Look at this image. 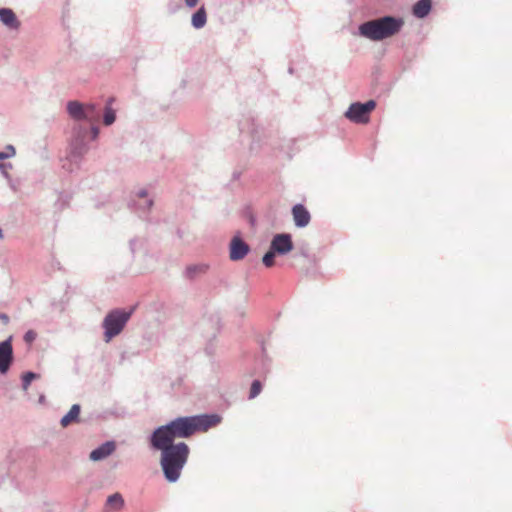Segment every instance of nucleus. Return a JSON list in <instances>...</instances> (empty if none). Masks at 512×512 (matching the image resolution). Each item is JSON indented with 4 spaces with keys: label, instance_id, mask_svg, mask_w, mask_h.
<instances>
[{
    "label": "nucleus",
    "instance_id": "1",
    "mask_svg": "<svg viewBox=\"0 0 512 512\" xmlns=\"http://www.w3.org/2000/svg\"><path fill=\"white\" fill-rule=\"evenodd\" d=\"M218 415H200L191 417H179L167 425L157 428L151 438L156 439L157 445L166 441L173 443L176 438H187L196 431H207L220 423Z\"/></svg>",
    "mask_w": 512,
    "mask_h": 512
},
{
    "label": "nucleus",
    "instance_id": "2",
    "mask_svg": "<svg viewBox=\"0 0 512 512\" xmlns=\"http://www.w3.org/2000/svg\"><path fill=\"white\" fill-rule=\"evenodd\" d=\"M151 445L154 449L161 451L160 465L165 479L171 483L176 482L190 454L188 445L184 442L174 444L167 441L157 445L156 439L153 438H151Z\"/></svg>",
    "mask_w": 512,
    "mask_h": 512
},
{
    "label": "nucleus",
    "instance_id": "3",
    "mask_svg": "<svg viewBox=\"0 0 512 512\" xmlns=\"http://www.w3.org/2000/svg\"><path fill=\"white\" fill-rule=\"evenodd\" d=\"M403 25L402 18L385 16L361 24L359 32L363 37L372 41H381L398 34Z\"/></svg>",
    "mask_w": 512,
    "mask_h": 512
},
{
    "label": "nucleus",
    "instance_id": "4",
    "mask_svg": "<svg viewBox=\"0 0 512 512\" xmlns=\"http://www.w3.org/2000/svg\"><path fill=\"white\" fill-rule=\"evenodd\" d=\"M132 311L126 312L123 310H113L109 312L103 321V328L105 329L104 337L108 343L111 339L121 333L126 323L130 319Z\"/></svg>",
    "mask_w": 512,
    "mask_h": 512
},
{
    "label": "nucleus",
    "instance_id": "5",
    "mask_svg": "<svg viewBox=\"0 0 512 512\" xmlns=\"http://www.w3.org/2000/svg\"><path fill=\"white\" fill-rule=\"evenodd\" d=\"M376 102L369 100L366 103H353L345 113V116L352 122L367 124L370 119V113L375 109Z\"/></svg>",
    "mask_w": 512,
    "mask_h": 512
},
{
    "label": "nucleus",
    "instance_id": "6",
    "mask_svg": "<svg viewBox=\"0 0 512 512\" xmlns=\"http://www.w3.org/2000/svg\"><path fill=\"white\" fill-rule=\"evenodd\" d=\"M13 347L11 337L0 343V372L7 373L13 363Z\"/></svg>",
    "mask_w": 512,
    "mask_h": 512
},
{
    "label": "nucleus",
    "instance_id": "7",
    "mask_svg": "<svg viewBox=\"0 0 512 512\" xmlns=\"http://www.w3.org/2000/svg\"><path fill=\"white\" fill-rule=\"evenodd\" d=\"M272 250L279 254H287L293 249V242L290 234H277L271 242Z\"/></svg>",
    "mask_w": 512,
    "mask_h": 512
},
{
    "label": "nucleus",
    "instance_id": "8",
    "mask_svg": "<svg viewBox=\"0 0 512 512\" xmlns=\"http://www.w3.org/2000/svg\"><path fill=\"white\" fill-rule=\"evenodd\" d=\"M84 105H82L78 101H70L67 104V110L71 117L76 120H88L90 122H95L99 119L98 115H89L88 112H85Z\"/></svg>",
    "mask_w": 512,
    "mask_h": 512
},
{
    "label": "nucleus",
    "instance_id": "9",
    "mask_svg": "<svg viewBox=\"0 0 512 512\" xmlns=\"http://www.w3.org/2000/svg\"><path fill=\"white\" fill-rule=\"evenodd\" d=\"M249 252V246L238 237H234L230 244V258L237 261L243 259Z\"/></svg>",
    "mask_w": 512,
    "mask_h": 512
},
{
    "label": "nucleus",
    "instance_id": "10",
    "mask_svg": "<svg viewBox=\"0 0 512 512\" xmlns=\"http://www.w3.org/2000/svg\"><path fill=\"white\" fill-rule=\"evenodd\" d=\"M292 215L297 227L307 226L311 219L310 213L302 204H297L292 208Z\"/></svg>",
    "mask_w": 512,
    "mask_h": 512
},
{
    "label": "nucleus",
    "instance_id": "11",
    "mask_svg": "<svg viewBox=\"0 0 512 512\" xmlns=\"http://www.w3.org/2000/svg\"><path fill=\"white\" fill-rule=\"evenodd\" d=\"M115 448V443L112 441H108L99 446L98 448L94 449L90 453V459L92 461H100L102 459H105L114 452Z\"/></svg>",
    "mask_w": 512,
    "mask_h": 512
},
{
    "label": "nucleus",
    "instance_id": "12",
    "mask_svg": "<svg viewBox=\"0 0 512 512\" xmlns=\"http://www.w3.org/2000/svg\"><path fill=\"white\" fill-rule=\"evenodd\" d=\"M0 21L9 28L17 29L20 25L15 13L8 8L0 9Z\"/></svg>",
    "mask_w": 512,
    "mask_h": 512
},
{
    "label": "nucleus",
    "instance_id": "13",
    "mask_svg": "<svg viewBox=\"0 0 512 512\" xmlns=\"http://www.w3.org/2000/svg\"><path fill=\"white\" fill-rule=\"evenodd\" d=\"M431 7V0H419L413 6V15L417 18H424L430 13Z\"/></svg>",
    "mask_w": 512,
    "mask_h": 512
},
{
    "label": "nucleus",
    "instance_id": "14",
    "mask_svg": "<svg viewBox=\"0 0 512 512\" xmlns=\"http://www.w3.org/2000/svg\"><path fill=\"white\" fill-rule=\"evenodd\" d=\"M79 415H80V406L78 404H74L70 408L69 412L65 416H63V418L61 419V425L63 427H67L71 423L76 422L79 418Z\"/></svg>",
    "mask_w": 512,
    "mask_h": 512
},
{
    "label": "nucleus",
    "instance_id": "15",
    "mask_svg": "<svg viewBox=\"0 0 512 512\" xmlns=\"http://www.w3.org/2000/svg\"><path fill=\"white\" fill-rule=\"evenodd\" d=\"M124 505V500L121 494L115 493L110 495L106 502V507L111 510L119 511Z\"/></svg>",
    "mask_w": 512,
    "mask_h": 512
},
{
    "label": "nucleus",
    "instance_id": "16",
    "mask_svg": "<svg viewBox=\"0 0 512 512\" xmlns=\"http://www.w3.org/2000/svg\"><path fill=\"white\" fill-rule=\"evenodd\" d=\"M207 21V15L204 7H201L198 9L197 12H195L192 16V25L199 29L204 27Z\"/></svg>",
    "mask_w": 512,
    "mask_h": 512
},
{
    "label": "nucleus",
    "instance_id": "17",
    "mask_svg": "<svg viewBox=\"0 0 512 512\" xmlns=\"http://www.w3.org/2000/svg\"><path fill=\"white\" fill-rule=\"evenodd\" d=\"M261 390H262L261 382L259 380L253 381L252 385H251V388H250L249 398L253 399L256 396H258L260 394Z\"/></svg>",
    "mask_w": 512,
    "mask_h": 512
},
{
    "label": "nucleus",
    "instance_id": "18",
    "mask_svg": "<svg viewBox=\"0 0 512 512\" xmlns=\"http://www.w3.org/2000/svg\"><path fill=\"white\" fill-rule=\"evenodd\" d=\"M115 119H116L115 111L107 106L105 109V114H104V124L111 125L112 123H114Z\"/></svg>",
    "mask_w": 512,
    "mask_h": 512
},
{
    "label": "nucleus",
    "instance_id": "19",
    "mask_svg": "<svg viewBox=\"0 0 512 512\" xmlns=\"http://www.w3.org/2000/svg\"><path fill=\"white\" fill-rule=\"evenodd\" d=\"M39 376L33 372H27L23 375L22 381H23V389L26 391L30 385V383L38 378Z\"/></svg>",
    "mask_w": 512,
    "mask_h": 512
},
{
    "label": "nucleus",
    "instance_id": "20",
    "mask_svg": "<svg viewBox=\"0 0 512 512\" xmlns=\"http://www.w3.org/2000/svg\"><path fill=\"white\" fill-rule=\"evenodd\" d=\"M275 251L272 250L270 248V251H268L264 256H263V264L266 266V267H272L274 265V258H275Z\"/></svg>",
    "mask_w": 512,
    "mask_h": 512
},
{
    "label": "nucleus",
    "instance_id": "21",
    "mask_svg": "<svg viewBox=\"0 0 512 512\" xmlns=\"http://www.w3.org/2000/svg\"><path fill=\"white\" fill-rule=\"evenodd\" d=\"M16 151L12 145H8L5 151L0 152V160H4L15 155Z\"/></svg>",
    "mask_w": 512,
    "mask_h": 512
},
{
    "label": "nucleus",
    "instance_id": "22",
    "mask_svg": "<svg viewBox=\"0 0 512 512\" xmlns=\"http://www.w3.org/2000/svg\"><path fill=\"white\" fill-rule=\"evenodd\" d=\"M37 337V333L33 330H29L24 335V340L26 343H32Z\"/></svg>",
    "mask_w": 512,
    "mask_h": 512
},
{
    "label": "nucleus",
    "instance_id": "23",
    "mask_svg": "<svg viewBox=\"0 0 512 512\" xmlns=\"http://www.w3.org/2000/svg\"><path fill=\"white\" fill-rule=\"evenodd\" d=\"M84 109L85 112L89 113V115H98L100 117L99 113L95 111V106L93 104L85 105Z\"/></svg>",
    "mask_w": 512,
    "mask_h": 512
},
{
    "label": "nucleus",
    "instance_id": "24",
    "mask_svg": "<svg viewBox=\"0 0 512 512\" xmlns=\"http://www.w3.org/2000/svg\"><path fill=\"white\" fill-rule=\"evenodd\" d=\"M185 3L188 7H195L198 3V0H185Z\"/></svg>",
    "mask_w": 512,
    "mask_h": 512
},
{
    "label": "nucleus",
    "instance_id": "25",
    "mask_svg": "<svg viewBox=\"0 0 512 512\" xmlns=\"http://www.w3.org/2000/svg\"><path fill=\"white\" fill-rule=\"evenodd\" d=\"M146 195H147V194H146V192H145V191H141V192L139 193V196H140V197H143V198H144V197H146Z\"/></svg>",
    "mask_w": 512,
    "mask_h": 512
}]
</instances>
